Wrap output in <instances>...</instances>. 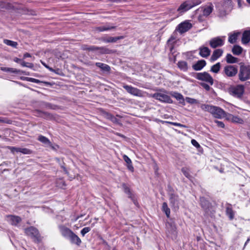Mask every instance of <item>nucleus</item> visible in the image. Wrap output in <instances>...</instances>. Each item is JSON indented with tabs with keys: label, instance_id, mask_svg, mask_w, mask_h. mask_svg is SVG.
<instances>
[{
	"label": "nucleus",
	"instance_id": "obj_1",
	"mask_svg": "<svg viewBox=\"0 0 250 250\" xmlns=\"http://www.w3.org/2000/svg\"><path fill=\"white\" fill-rule=\"evenodd\" d=\"M200 108L204 111L210 113L213 117L217 119L225 118L227 113L219 106L206 104H201Z\"/></svg>",
	"mask_w": 250,
	"mask_h": 250
},
{
	"label": "nucleus",
	"instance_id": "obj_2",
	"mask_svg": "<svg viewBox=\"0 0 250 250\" xmlns=\"http://www.w3.org/2000/svg\"><path fill=\"white\" fill-rule=\"evenodd\" d=\"M228 90L231 96L237 98H241L244 94L245 87L242 84H238L230 86Z\"/></svg>",
	"mask_w": 250,
	"mask_h": 250
},
{
	"label": "nucleus",
	"instance_id": "obj_3",
	"mask_svg": "<svg viewBox=\"0 0 250 250\" xmlns=\"http://www.w3.org/2000/svg\"><path fill=\"white\" fill-rule=\"evenodd\" d=\"M238 78L242 82L250 79V66L249 65H241L240 66Z\"/></svg>",
	"mask_w": 250,
	"mask_h": 250
},
{
	"label": "nucleus",
	"instance_id": "obj_4",
	"mask_svg": "<svg viewBox=\"0 0 250 250\" xmlns=\"http://www.w3.org/2000/svg\"><path fill=\"white\" fill-rule=\"evenodd\" d=\"M194 77L196 79L204 81L211 85L214 83V80L212 77L207 72L196 73L194 75Z\"/></svg>",
	"mask_w": 250,
	"mask_h": 250
},
{
	"label": "nucleus",
	"instance_id": "obj_5",
	"mask_svg": "<svg viewBox=\"0 0 250 250\" xmlns=\"http://www.w3.org/2000/svg\"><path fill=\"white\" fill-rule=\"evenodd\" d=\"M123 87L128 92L129 94L139 97H143L146 96H148V93L140 90L136 87H134L130 85H124Z\"/></svg>",
	"mask_w": 250,
	"mask_h": 250
},
{
	"label": "nucleus",
	"instance_id": "obj_6",
	"mask_svg": "<svg viewBox=\"0 0 250 250\" xmlns=\"http://www.w3.org/2000/svg\"><path fill=\"white\" fill-rule=\"evenodd\" d=\"M147 96L154 98L162 102L169 104L172 103L173 102L172 100L168 95L163 93H156L153 94H148Z\"/></svg>",
	"mask_w": 250,
	"mask_h": 250
},
{
	"label": "nucleus",
	"instance_id": "obj_7",
	"mask_svg": "<svg viewBox=\"0 0 250 250\" xmlns=\"http://www.w3.org/2000/svg\"><path fill=\"white\" fill-rule=\"evenodd\" d=\"M225 38V36L213 38L209 41V45L213 48L222 46L224 44Z\"/></svg>",
	"mask_w": 250,
	"mask_h": 250
},
{
	"label": "nucleus",
	"instance_id": "obj_8",
	"mask_svg": "<svg viewBox=\"0 0 250 250\" xmlns=\"http://www.w3.org/2000/svg\"><path fill=\"white\" fill-rule=\"evenodd\" d=\"M237 68L234 65H226L224 67L223 70L224 74L229 77H233L235 76L237 74Z\"/></svg>",
	"mask_w": 250,
	"mask_h": 250
},
{
	"label": "nucleus",
	"instance_id": "obj_9",
	"mask_svg": "<svg viewBox=\"0 0 250 250\" xmlns=\"http://www.w3.org/2000/svg\"><path fill=\"white\" fill-rule=\"evenodd\" d=\"M25 233L28 236L33 238L35 241H39L40 240V236L38 230L36 228L31 227L25 229Z\"/></svg>",
	"mask_w": 250,
	"mask_h": 250
},
{
	"label": "nucleus",
	"instance_id": "obj_10",
	"mask_svg": "<svg viewBox=\"0 0 250 250\" xmlns=\"http://www.w3.org/2000/svg\"><path fill=\"white\" fill-rule=\"evenodd\" d=\"M225 118L227 121L235 124H243L244 123V120L240 117L230 113H227Z\"/></svg>",
	"mask_w": 250,
	"mask_h": 250
},
{
	"label": "nucleus",
	"instance_id": "obj_11",
	"mask_svg": "<svg viewBox=\"0 0 250 250\" xmlns=\"http://www.w3.org/2000/svg\"><path fill=\"white\" fill-rule=\"evenodd\" d=\"M191 27L192 25L190 22L185 21L178 25L176 30L180 33H183L188 31Z\"/></svg>",
	"mask_w": 250,
	"mask_h": 250
},
{
	"label": "nucleus",
	"instance_id": "obj_12",
	"mask_svg": "<svg viewBox=\"0 0 250 250\" xmlns=\"http://www.w3.org/2000/svg\"><path fill=\"white\" fill-rule=\"evenodd\" d=\"M60 232L62 237L67 238L73 231L63 225H60L58 226Z\"/></svg>",
	"mask_w": 250,
	"mask_h": 250
},
{
	"label": "nucleus",
	"instance_id": "obj_13",
	"mask_svg": "<svg viewBox=\"0 0 250 250\" xmlns=\"http://www.w3.org/2000/svg\"><path fill=\"white\" fill-rule=\"evenodd\" d=\"M8 148L13 153L21 152L23 154H30L32 153L31 150L26 148L16 147L13 146H8Z\"/></svg>",
	"mask_w": 250,
	"mask_h": 250
},
{
	"label": "nucleus",
	"instance_id": "obj_14",
	"mask_svg": "<svg viewBox=\"0 0 250 250\" xmlns=\"http://www.w3.org/2000/svg\"><path fill=\"white\" fill-rule=\"evenodd\" d=\"M67 239L70 241L71 244L76 245L78 246L82 243L81 239L73 232Z\"/></svg>",
	"mask_w": 250,
	"mask_h": 250
},
{
	"label": "nucleus",
	"instance_id": "obj_15",
	"mask_svg": "<svg viewBox=\"0 0 250 250\" xmlns=\"http://www.w3.org/2000/svg\"><path fill=\"white\" fill-rule=\"evenodd\" d=\"M6 219L8 222L14 226L17 225L21 220L20 217L14 215H8L6 216Z\"/></svg>",
	"mask_w": 250,
	"mask_h": 250
},
{
	"label": "nucleus",
	"instance_id": "obj_16",
	"mask_svg": "<svg viewBox=\"0 0 250 250\" xmlns=\"http://www.w3.org/2000/svg\"><path fill=\"white\" fill-rule=\"evenodd\" d=\"M192 8L188 0H187L182 3L177 9V11L180 13L185 12Z\"/></svg>",
	"mask_w": 250,
	"mask_h": 250
},
{
	"label": "nucleus",
	"instance_id": "obj_17",
	"mask_svg": "<svg viewBox=\"0 0 250 250\" xmlns=\"http://www.w3.org/2000/svg\"><path fill=\"white\" fill-rule=\"evenodd\" d=\"M241 33L239 31H234L233 33H230L229 34V39L228 41L230 43H234L238 38V37L240 36Z\"/></svg>",
	"mask_w": 250,
	"mask_h": 250
},
{
	"label": "nucleus",
	"instance_id": "obj_18",
	"mask_svg": "<svg viewBox=\"0 0 250 250\" xmlns=\"http://www.w3.org/2000/svg\"><path fill=\"white\" fill-rule=\"evenodd\" d=\"M206 65V62L204 60L197 61L192 65L193 69L195 71H200L203 69Z\"/></svg>",
	"mask_w": 250,
	"mask_h": 250
},
{
	"label": "nucleus",
	"instance_id": "obj_19",
	"mask_svg": "<svg viewBox=\"0 0 250 250\" xmlns=\"http://www.w3.org/2000/svg\"><path fill=\"white\" fill-rule=\"evenodd\" d=\"M223 50L222 49H217L213 51L210 57V61L214 62L220 58L223 54Z\"/></svg>",
	"mask_w": 250,
	"mask_h": 250
},
{
	"label": "nucleus",
	"instance_id": "obj_20",
	"mask_svg": "<svg viewBox=\"0 0 250 250\" xmlns=\"http://www.w3.org/2000/svg\"><path fill=\"white\" fill-rule=\"evenodd\" d=\"M124 38V36H118L116 37H103L101 39V40L105 43H109V42H117V41L121 39H123Z\"/></svg>",
	"mask_w": 250,
	"mask_h": 250
},
{
	"label": "nucleus",
	"instance_id": "obj_21",
	"mask_svg": "<svg viewBox=\"0 0 250 250\" xmlns=\"http://www.w3.org/2000/svg\"><path fill=\"white\" fill-rule=\"evenodd\" d=\"M199 55L203 57V58H207L208 56H209L210 54V49L205 46H201L199 48Z\"/></svg>",
	"mask_w": 250,
	"mask_h": 250
},
{
	"label": "nucleus",
	"instance_id": "obj_22",
	"mask_svg": "<svg viewBox=\"0 0 250 250\" xmlns=\"http://www.w3.org/2000/svg\"><path fill=\"white\" fill-rule=\"evenodd\" d=\"M38 140L41 142L44 145L51 147L53 149H56V148L52 146L51 142L46 137L40 135L38 137Z\"/></svg>",
	"mask_w": 250,
	"mask_h": 250
},
{
	"label": "nucleus",
	"instance_id": "obj_23",
	"mask_svg": "<svg viewBox=\"0 0 250 250\" xmlns=\"http://www.w3.org/2000/svg\"><path fill=\"white\" fill-rule=\"evenodd\" d=\"M213 6L210 3L209 5H206L204 7L203 14L205 16H208L213 10Z\"/></svg>",
	"mask_w": 250,
	"mask_h": 250
},
{
	"label": "nucleus",
	"instance_id": "obj_24",
	"mask_svg": "<svg viewBox=\"0 0 250 250\" xmlns=\"http://www.w3.org/2000/svg\"><path fill=\"white\" fill-rule=\"evenodd\" d=\"M250 41V31H245L242 35V42L243 44H247Z\"/></svg>",
	"mask_w": 250,
	"mask_h": 250
},
{
	"label": "nucleus",
	"instance_id": "obj_25",
	"mask_svg": "<svg viewBox=\"0 0 250 250\" xmlns=\"http://www.w3.org/2000/svg\"><path fill=\"white\" fill-rule=\"evenodd\" d=\"M103 116L104 117V118L110 120L111 122H112L114 123H115V124L119 123L118 120L115 117H114L113 115H112V114H111L108 112H104L103 113Z\"/></svg>",
	"mask_w": 250,
	"mask_h": 250
},
{
	"label": "nucleus",
	"instance_id": "obj_26",
	"mask_svg": "<svg viewBox=\"0 0 250 250\" xmlns=\"http://www.w3.org/2000/svg\"><path fill=\"white\" fill-rule=\"evenodd\" d=\"M0 69L5 72H9L13 73H24L23 71L18 70L15 68L1 67Z\"/></svg>",
	"mask_w": 250,
	"mask_h": 250
},
{
	"label": "nucleus",
	"instance_id": "obj_27",
	"mask_svg": "<svg viewBox=\"0 0 250 250\" xmlns=\"http://www.w3.org/2000/svg\"><path fill=\"white\" fill-rule=\"evenodd\" d=\"M177 65L179 69L183 71H187L188 69V63L185 61H180Z\"/></svg>",
	"mask_w": 250,
	"mask_h": 250
},
{
	"label": "nucleus",
	"instance_id": "obj_28",
	"mask_svg": "<svg viewBox=\"0 0 250 250\" xmlns=\"http://www.w3.org/2000/svg\"><path fill=\"white\" fill-rule=\"evenodd\" d=\"M226 61L229 63H236L238 62V59L234 57L230 54H228L226 57Z\"/></svg>",
	"mask_w": 250,
	"mask_h": 250
},
{
	"label": "nucleus",
	"instance_id": "obj_29",
	"mask_svg": "<svg viewBox=\"0 0 250 250\" xmlns=\"http://www.w3.org/2000/svg\"><path fill=\"white\" fill-rule=\"evenodd\" d=\"M116 28L115 26H110L109 25H106L102 26H100L97 28L98 31L100 32H103L105 31L110 30Z\"/></svg>",
	"mask_w": 250,
	"mask_h": 250
},
{
	"label": "nucleus",
	"instance_id": "obj_30",
	"mask_svg": "<svg viewBox=\"0 0 250 250\" xmlns=\"http://www.w3.org/2000/svg\"><path fill=\"white\" fill-rule=\"evenodd\" d=\"M243 49L239 45H234L232 49V52L233 54L239 55L242 53Z\"/></svg>",
	"mask_w": 250,
	"mask_h": 250
},
{
	"label": "nucleus",
	"instance_id": "obj_31",
	"mask_svg": "<svg viewBox=\"0 0 250 250\" xmlns=\"http://www.w3.org/2000/svg\"><path fill=\"white\" fill-rule=\"evenodd\" d=\"M220 68L221 63L220 62H217L211 66L210 71L215 73H218L220 71Z\"/></svg>",
	"mask_w": 250,
	"mask_h": 250
},
{
	"label": "nucleus",
	"instance_id": "obj_32",
	"mask_svg": "<svg viewBox=\"0 0 250 250\" xmlns=\"http://www.w3.org/2000/svg\"><path fill=\"white\" fill-rule=\"evenodd\" d=\"M162 210L166 213L167 217H169L170 210L166 202L163 203L162 205Z\"/></svg>",
	"mask_w": 250,
	"mask_h": 250
},
{
	"label": "nucleus",
	"instance_id": "obj_33",
	"mask_svg": "<svg viewBox=\"0 0 250 250\" xmlns=\"http://www.w3.org/2000/svg\"><path fill=\"white\" fill-rule=\"evenodd\" d=\"M3 42L5 44H6V45H7L8 46H10L14 48H17V45H18L17 42H14V41H12L11 40H7V39H4L3 40Z\"/></svg>",
	"mask_w": 250,
	"mask_h": 250
},
{
	"label": "nucleus",
	"instance_id": "obj_34",
	"mask_svg": "<svg viewBox=\"0 0 250 250\" xmlns=\"http://www.w3.org/2000/svg\"><path fill=\"white\" fill-rule=\"evenodd\" d=\"M96 65L97 66L101 68L104 70L106 71H109L110 70V67L106 64H104L101 62H96Z\"/></svg>",
	"mask_w": 250,
	"mask_h": 250
},
{
	"label": "nucleus",
	"instance_id": "obj_35",
	"mask_svg": "<svg viewBox=\"0 0 250 250\" xmlns=\"http://www.w3.org/2000/svg\"><path fill=\"white\" fill-rule=\"evenodd\" d=\"M178 196L174 194H171L169 195V200L171 204L175 205L177 204L178 202Z\"/></svg>",
	"mask_w": 250,
	"mask_h": 250
},
{
	"label": "nucleus",
	"instance_id": "obj_36",
	"mask_svg": "<svg viewBox=\"0 0 250 250\" xmlns=\"http://www.w3.org/2000/svg\"><path fill=\"white\" fill-rule=\"evenodd\" d=\"M226 213L230 220H232L233 218L234 213L232 209L231 208L229 207L227 208Z\"/></svg>",
	"mask_w": 250,
	"mask_h": 250
},
{
	"label": "nucleus",
	"instance_id": "obj_37",
	"mask_svg": "<svg viewBox=\"0 0 250 250\" xmlns=\"http://www.w3.org/2000/svg\"><path fill=\"white\" fill-rule=\"evenodd\" d=\"M200 203L202 208L206 209L208 205V202L204 198L202 197L200 198Z\"/></svg>",
	"mask_w": 250,
	"mask_h": 250
},
{
	"label": "nucleus",
	"instance_id": "obj_38",
	"mask_svg": "<svg viewBox=\"0 0 250 250\" xmlns=\"http://www.w3.org/2000/svg\"><path fill=\"white\" fill-rule=\"evenodd\" d=\"M191 7H193L196 5L200 4L202 2L201 0H188Z\"/></svg>",
	"mask_w": 250,
	"mask_h": 250
},
{
	"label": "nucleus",
	"instance_id": "obj_39",
	"mask_svg": "<svg viewBox=\"0 0 250 250\" xmlns=\"http://www.w3.org/2000/svg\"><path fill=\"white\" fill-rule=\"evenodd\" d=\"M161 122L163 123V124L167 123V124H169L170 125H172L175 126H180V127H186V125L181 124L180 123H178L171 122H168V121H161Z\"/></svg>",
	"mask_w": 250,
	"mask_h": 250
},
{
	"label": "nucleus",
	"instance_id": "obj_40",
	"mask_svg": "<svg viewBox=\"0 0 250 250\" xmlns=\"http://www.w3.org/2000/svg\"><path fill=\"white\" fill-rule=\"evenodd\" d=\"M172 96L178 100H182L183 101H184L183 96L179 93H174L172 95Z\"/></svg>",
	"mask_w": 250,
	"mask_h": 250
},
{
	"label": "nucleus",
	"instance_id": "obj_41",
	"mask_svg": "<svg viewBox=\"0 0 250 250\" xmlns=\"http://www.w3.org/2000/svg\"><path fill=\"white\" fill-rule=\"evenodd\" d=\"M99 49L98 47L95 46H91L89 47H87L86 45H84L83 46V50H87L89 51H96L98 50Z\"/></svg>",
	"mask_w": 250,
	"mask_h": 250
},
{
	"label": "nucleus",
	"instance_id": "obj_42",
	"mask_svg": "<svg viewBox=\"0 0 250 250\" xmlns=\"http://www.w3.org/2000/svg\"><path fill=\"white\" fill-rule=\"evenodd\" d=\"M98 50H99V52L102 54H108L110 52V50L109 49L104 47H99Z\"/></svg>",
	"mask_w": 250,
	"mask_h": 250
},
{
	"label": "nucleus",
	"instance_id": "obj_43",
	"mask_svg": "<svg viewBox=\"0 0 250 250\" xmlns=\"http://www.w3.org/2000/svg\"><path fill=\"white\" fill-rule=\"evenodd\" d=\"M186 101L188 103H189L191 104H196L198 103V101L196 99L191 98L189 97H186Z\"/></svg>",
	"mask_w": 250,
	"mask_h": 250
},
{
	"label": "nucleus",
	"instance_id": "obj_44",
	"mask_svg": "<svg viewBox=\"0 0 250 250\" xmlns=\"http://www.w3.org/2000/svg\"><path fill=\"white\" fill-rule=\"evenodd\" d=\"M21 65L24 67H27L28 68H32L34 66L33 64L31 63L26 62L24 61L21 62Z\"/></svg>",
	"mask_w": 250,
	"mask_h": 250
},
{
	"label": "nucleus",
	"instance_id": "obj_45",
	"mask_svg": "<svg viewBox=\"0 0 250 250\" xmlns=\"http://www.w3.org/2000/svg\"><path fill=\"white\" fill-rule=\"evenodd\" d=\"M90 229H91L89 227H85L81 230V233L83 236H84L86 233L90 231Z\"/></svg>",
	"mask_w": 250,
	"mask_h": 250
},
{
	"label": "nucleus",
	"instance_id": "obj_46",
	"mask_svg": "<svg viewBox=\"0 0 250 250\" xmlns=\"http://www.w3.org/2000/svg\"><path fill=\"white\" fill-rule=\"evenodd\" d=\"M215 123L217 124V125L221 128H224L225 127V124L223 123V122L221 121H219L218 120H215Z\"/></svg>",
	"mask_w": 250,
	"mask_h": 250
},
{
	"label": "nucleus",
	"instance_id": "obj_47",
	"mask_svg": "<svg viewBox=\"0 0 250 250\" xmlns=\"http://www.w3.org/2000/svg\"><path fill=\"white\" fill-rule=\"evenodd\" d=\"M123 159L124 161L126 163L127 165L129 164L130 163H132L131 160L126 155H124Z\"/></svg>",
	"mask_w": 250,
	"mask_h": 250
},
{
	"label": "nucleus",
	"instance_id": "obj_48",
	"mask_svg": "<svg viewBox=\"0 0 250 250\" xmlns=\"http://www.w3.org/2000/svg\"><path fill=\"white\" fill-rule=\"evenodd\" d=\"M28 80H29V82L35 83H41V81L39 80L36 79L32 78H29V79H28Z\"/></svg>",
	"mask_w": 250,
	"mask_h": 250
},
{
	"label": "nucleus",
	"instance_id": "obj_49",
	"mask_svg": "<svg viewBox=\"0 0 250 250\" xmlns=\"http://www.w3.org/2000/svg\"><path fill=\"white\" fill-rule=\"evenodd\" d=\"M191 144L196 147H199L200 146L199 143L195 140L192 139L191 140Z\"/></svg>",
	"mask_w": 250,
	"mask_h": 250
},
{
	"label": "nucleus",
	"instance_id": "obj_50",
	"mask_svg": "<svg viewBox=\"0 0 250 250\" xmlns=\"http://www.w3.org/2000/svg\"><path fill=\"white\" fill-rule=\"evenodd\" d=\"M127 167L128 169L131 172L134 171V167L132 165V163H130L129 164L127 165Z\"/></svg>",
	"mask_w": 250,
	"mask_h": 250
},
{
	"label": "nucleus",
	"instance_id": "obj_51",
	"mask_svg": "<svg viewBox=\"0 0 250 250\" xmlns=\"http://www.w3.org/2000/svg\"><path fill=\"white\" fill-rule=\"evenodd\" d=\"M202 85L207 90H209L210 88V86L206 83H203Z\"/></svg>",
	"mask_w": 250,
	"mask_h": 250
},
{
	"label": "nucleus",
	"instance_id": "obj_52",
	"mask_svg": "<svg viewBox=\"0 0 250 250\" xmlns=\"http://www.w3.org/2000/svg\"><path fill=\"white\" fill-rule=\"evenodd\" d=\"M14 61L17 63H20L21 64V62H22L21 59L18 58H15L14 59Z\"/></svg>",
	"mask_w": 250,
	"mask_h": 250
},
{
	"label": "nucleus",
	"instance_id": "obj_53",
	"mask_svg": "<svg viewBox=\"0 0 250 250\" xmlns=\"http://www.w3.org/2000/svg\"><path fill=\"white\" fill-rule=\"evenodd\" d=\"M176 229V227L175 226L172 227V230H173V232L172 233H173V235L174 236H176V233H177Z\"/></svg>",
	"mask_w": 250,
	"mask_h": 250
},
{
	"label": "nucleus",
	"instance_id": "obj_54",
	"mask_svg": "<svg viewBox=\"0 0 250 250\" xmlns=\"http://www.w3.org/2000/svg\"><path fill=\"white\" fill-rule=\"evenodd\" d=\"M31 57V55L30 54L28 53H26L24 54L23 55V58H27V57Z\"/></svg>",
	"mask_w": 250,
	"mask_h": 250
},
{
	"label": "nucleus",
	"instance_id": "obj_55",
	"mask_svg": "<svg viewBox=\"0 0 250 250\" xmlns=\"http://www.w3.org/2000/svg\"><path fill=\"white\" fill-rule=\"evenodd\" d=\"M47 69L48 70H49L51 72H55L56 73H57V72L55 70H54V69H53L51 67H50L49 66V67H47Z\"/></svg>",
	"mask_w": 250,
	"mask_h": 250
},
{
	"label": "nucleus",
	"instance_id": "obj_56",
	"mask_svg": "<svg viewBox=\"0 0 250 250\" xmlns=\"http://www.w3.org/2000/svg\"><path fill=\"white\" fill-rule=\"evenodd\" d=\"M182 172H183V173L184 174V175L186 176H188V174L186 172V171H185V169L184 168H182Z\"/></svg>",
	"mask_w": 250,
	"mask_h": 250
},
{
	"label": "nucleus",
	"instance_id": "obj_57",
	"mask_svg": "<svg viewBox=\"0 0 250 250\" xmlns=\"http://www.w3.org/2000/svg\"><path fill=\"white\" fill-rule=\"evenodd\" d=\"M62 168H63V171H64V172L66 173V174H68V171L67 170H66V168L63 167V166H62Z\"/></svg>",
	"mask_w": 250,
	"mask_h": 250
},
{
	"label": "nucleus",
	"instance_id": "obj_58",
	"mask_svg": "<svg viewBox=\"0 0 250 250\" xmlns=\"http://www.w3.org/2000/svg\"><path fill=\"white\" fill-rule=\"evenodd\" d=\"M30 77H22L21 78V79L22 80H26L27 81L29 82L28 79H29Z\"/></svg>",
	"mask_w": 250,
	"mask_h": 250
},
{
	"label": "nucleus",
	"instance_id": "obj_59",
	"mask_svg": "<svg viewBox=\"0 0 250 250\" xmlns=\"http://www.w3.org/2000/svg\"><path fill=\"white\" fill-rule=\"evenodd\" d=\"M155 121L157 122H161L162 123H163L161 121H163L162 120H160L159 119H155Z\"/></svg>",
	"mask_w": 250,
	"mask_h": 250
},
{
	"label": "nucleus",
	"instance_id": "obj_60",
	"mask_svg": "<svg viewBox=\"0 0 250 250\" xmlns=\"http://www.w3.org/2000/svg\"><path fill=\"white\" fill-rule=\"evenodd\" d=\"M125 192H126V193H127V192H129V189H128V188H125Z\"/></svg>",
	"mask_w": 250,
	"mask_h": 250
},
{
	"label": "nucleus",
	"instance_id": "obj_61",
	"mask_svg": "<svg viewBox=\"0 0 250 250\" xmlns=\"http://www.w3.org/2000/svg\"><path fill=\"white\" fill-rule=\"evenodd\" d=\"M42 64L46 68H47V67H49L47 65H46L45 63L42 62Z\"/></svg>",
	"mask_w": 250,
	"mask_h": 250
},
{
	"label": "nucleus",
	"instance_id": "obj_62",
	"mask_svg": "<svg viewBox=\"0 0 250 250\" xmlns=\"http://www.w3.org/2000/svg\"><path fill=\"white\" fill-rule=\"evenodd\" d=\"M249 241H250V239H248L246 241V242H245V246L247 244V243L249 242Z\"/></svg>",
	"mask_w": 250,
	"mask_h": 250
},
{
	"label": "nucleus",
	"instance_id": "obj_63",
	"mask_svg": "<svg viewBox=\"0 0 250 250\" xmlns=\"http://www.w3.org/2000/svg\"><path fill=\"white\" fill-rule=\"evenodd\" d=\"M174 38H173L172 37L170 38V39L168 40V42L171 41L172 40H174Z\"/></svg>",
	"mask_w": 250,
	"mask_h": 250
},
{
	"label": "nucleus",
	"instance_id": "obj_64",
	"mask_svg": "<svg viewBox=\"0 0 250 250\" xmlns=\"http://www.w3.org/2000/svg\"><path fill=\"white\" fill-rule=\"evenodd\" d=\"M247 2L250 4V0H247Z\"/></svg>",
	"mask_w": 250,
	"mask_h": 250
}]
</instances>
